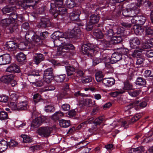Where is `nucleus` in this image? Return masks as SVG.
Listing matches in <instances>:
<instances>
[{"label":"nucleus","mask_w":153,"mask_h":153,"mask_svg":"<svg viewBox=\"0 0 153 153\" xmlns=\"http://www.w3.org/2000/svg\"><path fill=\"white\" fill-rule=\"evenodd\" d=\"M63 0H55L50 4V12L56 17L58 15H62L67 13V10L64 7H60L63 4Z\"/></svg>","instance_id":"39448f33"},{"label":"nucleus","mask_w":153,"mask_h":153,"mask_svg":"<svg viewBox=\"0 0 153 153\" xmlns=\"http://www.w3.org/2000/svg\"><path fill=\"white\" fill-rule=\"evenodd\" d=\"M52 70V68H49L44 71L43 79L47 83L50 82L53 78Z\"/></svg>","instance_id":"9b49d317"},{"label":"nucleus","mask_w":153,"mask_h":153,"mask_svg":"<svg viewBox=\"0 0 153 153\" xmlns=\"http://www.w3.org/2000/svg\"><path fill=\"white\" fill-rule=\"evenodd\" d=\"M68 76H70L73 74V73L75 71V68L78 67V64L77 62H75L74 67L70 66H65Z\"/></svg>","instance_id":"f3484780"},{"label":"nucleus","mask_w":153,"mask_h":153,"mask_svg":"<svg viewBox=\"0 0 153 153\" xmlns=\"http://www.w3.org/2000/svg\"><path fill=\"white\" fill-rule=\"evenodd\" d=\"M133 29L136 35H141L143 34L144 30L140 26L134 25L133 26Z\"/></svg>","instance_id":"cd10ccee"},{"label":"nucleus","mask_w":153,"mask_h":153,"mask_svg":"<svg viewBox=\"0 0 153 153\" xmlns=\"http://www.w3.org/2000/svg\"><path fill=\"white\" fill-rule=\"evenodd\" d=\"M42 148L43 146L41 145L39 143L31 146L30 149L31 150L34 151L36 150L42 149Z\"/></svg>","instance_id":"09e8293b"},{"label":"nucleus","mask_w":153,"mask_h":153,"mask_svg":"<svg viewBox=\"0 0 153 153\" xmlns=\"http://www.w3.org/2000/svg\"><path fill=\"white\" fill-rule=\"evenodd\" d=\"M18 145V143L15 140H10L8 143H7V145L10 148H13Z\"/></svg>","instance_id":"4d7b16f0"},{"label":"nucleus","mask_w":153,"mask_h":153,"mask_svg":"<svg viewBox=\"0 0 153 153\" xmlns=\"http://www.w3.org/2000/svg\"><path fill=\"white\" fill-rule=\"evenodd\" d=\"M34 4H31L29 0H21L18 1L16 4V7L17 8H20L22 7L24 9H26L28 7H32L33 8L34 7Z\"/></svg>","instance_id":"f8f14e48"},{"label":"nucleus","mask_w":153,"mask_h":153,"mask_svg":"<svg viewBox=\"0 0 153 153\" xmlns=\"http://www.w3.org/2000/svg\"><path fill=\"white\" fill-rule=\"evenodd\" d=\"M66 6L69 8L74 7L76 5L74 2L71 0H67L66 1Z\"/></svg>","instance_id":"603ef678"},{"label":"nucleus","mask_w":153,"mask_h":153,"mask_svg":"<svg viewBox=\"0 0 153 153\" xmlns=\"http://www.w3.org/2000/svg\"><path fill=\"white\" fill-rule=\"evenodd\" d=\"M14 76L13 74L6 75L1 77V81L4 83H8L14 79Z\"/></svg>","instance_id":"5701e85b"},{"label":"nucleus","mask_w":153,"mask_h":153,"mask_svg":"<svg viewBox=\"0 0 153 153\" xmlns=\"http://www.w3.org/2000/svg\"><path fill=\"white\" fill-rule=\"evenodd\" d=\"M14 125L16 128L20 129L25 125V123L20 121H17L14 123Z\"/></svg>","instance_id":"de8ad7c7"},{"label":"nucleus","mask_w":153,"mask_h":153,"mask_svg":"<svg viewBox=\"0 0 153 153\" xmlns=\"http://www.w3.org/2000/svg\"><path fill=\"white\" fill-rule=\"evenodd\" d=\"M123 40L121 36L118 35L113 36L111 39L109 41H105L102 42L98 46H94L92 44H88L83 45L82 46V52L84 54L88 56H92L96 54L100 49L105 50L107 47H109L111 45H114L121 42Z\"/></svg>","instance_id":"f257e3e1"},{"label":"nucleus","mask_w":153,"mask_h":153,"mask_svg":"<svg viewBox=\"0 0 153 153\" xmlns=\"http://www.w3.org/2000/svg\"><path fill=\"white\" fill-rule=\"evenodd\" d=\"M19 110H26L28 107V102L27 101L20 102L18 103Z\"/></svg>","instance_id":"f704fd0d"},{"label":"nucleus","mask_w":153,"mask_h":153,"mask_svg":"<svg viewBox=\"0 0 153 153\" xmlns=\"http://www.w3.org/2000/svg\"><path fill=\"white\" fill-rule=\"evenodd\" d=\"M8 115L7 113L4 111H0V120H4L8 119Z\"/></svg>","instance_id":"79ce46f5"},{"label":"nucleus","mask_w":153,"mask_h":153,"mask_svg":"<svg viewBox=\"0 0 153 153\" xmlns=\"http://www.w3.org/2000/svg\"><path fill=\"white\" fill-rule=\"evenodd\" d=\"M146 56L149 58L153 57V50H150L146 51Z\"/></svg>","instance_id":"774afa93"},{"label":"nucleus","mask_w":153,"mask_h":153,"mask_svg":"<svg viewBox=\"0 0 153 153\" xmlns=\"http://www.w3.org/2000/svg\"><path fill=\"white\" fill-rule=\"evenodd\" d=\"M129 94L132 97H137L139 94V91L138 90H135L132 91L128 92Z\"/></svg>","instance_id":"bf43d9fd"},{"label":"nucleus","mask_w":153,"mask_h":153,"mask_svg":"<svg viewBox=\"0 0 153 153\" xmlns=\"http://www.w3.org/2000/svg\"><path fill=\"white\" fill-rule=\"evenodd\" d=\"M17 18L16 15L13 12L10 14L8 18L2 20L1 22V24L5 26L7 29L9 30L10 32L12 33L16 30L18 26L17 24L15 22Z\"/></svg>","instance_id":"423d86ee"},{"label":"nucleus","mask_w":153,"mask_h":153,"mask_svg":"<svg viewBox=\"0 0 153 153\" xmlns=\"http://www.w3.org/2000/svg\"><path fill=\"white\" fill-rule=\"evenodd\" d=\"M25 38L28 42H31L34 45H38L41 44L42 43V40L40 37L32 31L27 32L25 35Z\"/></svg>","instance_id":"6e6552de"},{"label":"nucleus","mask_w":153,"mask_h":153,"mask_svg":"<svg viewBox=\"0 0 153 153\" xmlns=\"http://www.w3.org/2000/svg\"><path fill=\"white\" fill-rule=\"evenodd\" d=\"M67 42H64V40L57 38L53 41L54 46L58 47L57 48V55L64 56L65 54V53L74 49V46Z\"/></svg>","instance_id":"20e7f679"},{"label":"nucleus","mask_w":153,"mask_h":153,"mask_svg":"<svg viewBox=\"0 0 153 153\" xmlns=\"http://www.w3.org/2000/svg\"><path fill=\"white\" fill-rule=\"evenodd\" d=\"M126 123V122L125 121H122L121 120H117V121L114 122L112 124H110L109 126V128L110 129H112L121 124L122 126H124Z\"/></svg>","instance_id":"a878e982"},{"label":"nucleus","mask_w":153,"mask_h":153,"mask_svg":"<svg viewBox=\"0 0 153 153\" xmlns=\"http://www.w3.org/2000/svg\"><path fill=\"white\" fill-rule=\"evenodd\" d=\"M21 137L22 138L23 141L24 143H30L31 141V138L27 135H22Z\"/></svg>","instance_id":"8fccbe9b"},{"label":"nucleus","mask_w":153,"mask_h":153,"mask_svg":"<svg viewBox=\"0 0 153 153\" xmlns=\"http://www.w3.org/2000/svg\"><path fill=\"white\" fill-rule=\"evenodd\" d=\"M130 47L132 48H137V46L140 44V41L137 37L131 39L129 40Z\"/></svg>","instance_id":"b1692460"},{"label":"nucleus","mask_w":153,"mask_h":153,"mask_svg":"<svg viewBox=\"0 0 153 153\" xmlns=\"http://www.w3.org/2000/svg\"><path fill=\"white\" fill-rule=\"evenodd\" d=\"M63 116V114L60 111L55 112L51 116V118L53 120H56Z\"/></svg>","instance_id":"473e14b6"},{"label":"nucleus","mask_w":153,"mask_h":153,"mask_svg":"<svg viewBox=\"0 0 153 153\" xmlns=\"http://www.w3.org/2000/svg\"><path fill=\"white\" fill-rule=\"evenodd\" d=\"M33 98L35 104L39 102L42 99L38 93L34 95Z\"/></svg>","instance_id":"864d4df0"},{"label":"nucleus","mask_w":153,"mask_h":153,"mask_svg":"<svg viewBox=\"0 0 153 153\" xmlns=\"http://www.w3.org/2000/svg\"><path fill=\"white\" fill-rule=\"evenodd\" d=\"M147 100L145 101L144 100L140 102L139 101H137L135 102L136 105H135V109L137 111L139 110L140 108L145 107L147 105Z\"/></svg>","instance_id":"bb28decb"},{"label":"nucleus","mask_w":153,"mask_h":153,"mask_svg":"<svg viewBox=\"0 0 153 153\" xmlns=\"http://www.w3.org/2000/svg\"><path fill=\"white\" fill-rule=\"evenodd\" d=\"M100 19L99 15L96 14H92L90 17L89 22L86 25L85 28L88 31L92 30L93 25L98 22Z\"/></svg>","instance_id":"9d476101"},{"label":"nucleus","mask_w":153,"mask_h":153,"mask_svg":"<svg viewBox=\"0 0 153 153\" xmlns=\"http://www.w3.org/2000/svg\"><path fill=\"white\" fill-rule=\"evenodd\" d=\"M92 80V77L90 76H86L82 79V82L83 83H87L91 82Z\"/></svg>","instance_id":"5fc2aeb1"},{"label":"nucleus","mask_w":153,"mask_h":153,"mask_svg":"<svg viewBox=\"0 0 153 153\" xmlns=\"http://www.w3.org/2000/svg\"><path fill=\"white\" fill-rule=\"evenodd\" d=\"M27 46V45L26 43L21 42L18 45V46H17V47H18L19 49L22 50L25 49Z\"/></svg>","instance_id":"052dcab7"},{"label":"nucleus","mask_w":153,"mask_h":153,"mask_svg":"<svg viewBox=\"0 0 153 153\" xmlns=\"http://www.w3.org/2000/svg\"><path fill=\"white\" fill-rule=\"evenodd\" d=\"M137 85H144L146 84V81L145 79L141 77H138L136 81Z\"/></svg>","instance_id":"c03bdc74"},{"label":"nucleus","mask_w":153,"mask_h":153,"mask_svg":"<svg viewBox=\"0 0 153 153\" xmlns=\"http://www.w3.org/2000/svg\"><path fill=\"white\" fill-rule=\"evenodd\" d=\"M5 46L8 51L13 52V53H15L14 51L17 48V44L13 41H9L7 42Z\"/></svg>","instance_id":"dca6fc26"},{"label":"nucleus","mask_w":153,"mask_h":153,"mask_svg":"<svg viewBox=\"0 0 153 153\" xmlns=\"http://www.w3.org/2000/svg\"><path fill=\"white\" fill-rule=\"evenodd\" d=\"M122 58V55L118 52H117L113 53L110 59L109 60L110 61V62L111 64H113L119 61Z\"/></svg>","instance_id":"6ab92c4d"},{"label":"nucleus","mask_w":153,"mask_h":153,"mask_svg":"<svg viewBox=\"0 0 153 153\" xmlns=\"http://www.w3.org/2000/svg\"><path fill=\"white\" fill-rule=\"evenodd\" d=\"M11 60L10 56L9 54L5 53L0 56V65L9 64Z\"/></svg>","instance_id":"4468645a"},{"label":"nucleus","mask_w":153,"mask_h":153,"mask_svg":"<svg viewBox=\"0 0 153 153\" xmlns=\"http://www.w3.org/2000/svg\"><path fill=\"white\" fill-rule=\"evenodd\" d=\"M54 110V107L51 105H46L45 107V111L46 112H53Z\"/></svg>","instance_id":"3c124183"},{"label":"nucleus","mask_w":153,"mask_h":153,"mask_svg":"<svg viewBox=\"0 0 153 153\" xmlns=\"http://www.w3.org/2000/svg\"><path fill=\"white\" fill-rule=\"evenodd\" d=\"M14 6L8 5L3 8L2 9V11L3 13L5 14L11 12L12 10H14Z\"/></svg>","instance_id":"4c0bfd02"},{"label":"nucleus","mask_w":153,"mask_h":153,"mask_svg":"<svg viewBox=\"0 0 153 153\" xmlns=\"http://www.w3.org/2000/svg\"><path fill=\"white\" fill-rule=\"evenodd\" d=\"M124 91H121V89L120 91H115L112 93V96L114 97H115L119 94L124 93Z\"/></svg>","instance_id":"69168bd1"},{"label":"nucleus","mask_w":153,"mask_h":153,"mask_svg":"<svg viewBox=\"0 0 153 153\" xmlns=\"http://www.w3.org/2000/svg\"><path fill=\"white\" fill-rule=\"evenodd\" d=\"M102 56H100L99 58L97 57H95L93 59V65H95L103 61L104 62H107L106 59L107 58L105 56H104L102 58Z\"/></svg>","instance_id":"c85d7f7f"},{"label":"nucleus","mask_w":153,"mask_h":153,"mask_svg":"<svg viewBox=\"0 0 153 153\" xmlns=\"http://www.w3.org/2000/svg\"><path fill=\"white\" fill-rule=\"evenodd\" d=\"M8 100L7 96L4 95H0V102H7Z\"/></svg>","instance_id":"680f3d73"},{"label":"nucleus","mask_w":153,"mask_h":153,"mask_svg":"<svg viewBox=\"0 0 153 153\" xmlns=\"http://www.w3.org/2000/svg\"><path fill=\"white\" fill-rule=\"evenodd\" d=\"M118 52H119V53L120 54L122 55H125L126 57H125L126 59L125 61L126 62V61H129L130 59L129 57L127 55L128 52V49L124 48H119L117 49Z\"/></svg>","instance_id":"393cba45"},{"label":"nucleus","mask_w":153,"mask_h":153,"mask_svg":"<svg viewBox=\"0 0 153 153\" xmlns=\"http://www.w3.org/2000/svg\"><path fill=\"white\" fill-rule=\"evenodd\" d=\"M26 59V56L23 53L20 52L16 55V59L19 62H22L25 61Z\"/></svg>","instance_id":"c9c22d12"},{"label":"nucleus","mask_w":153,"mask_h":153,"mask_svg":"<svg viewBox=\"0 0 153 153\" xmlns=\"http://www.w3.org/2000/svg\"><path fill=\"white\" fill-rule=\"evenodd\" d=\"M60 126L63 128H67L70 125V122L69 120L61 119L59 120Z\"/></svg>","instance_id":"c756f323"},{"label":"nucleus","mask_w":153,"mask_h":153,"mask_svg":"<svg viewBox=\"0 0 153 153\" xmlns=\"http://www.w3.org/2000/svg\"><path fill=\"white\" fill-rule=\"evenodd\" d=\"M6 71L8 72L17 73L20 72L19 68L15 64H11L6 69Z\"/></svg>","instance_id":"aec40b11"},{"label":"nucleus","mask_w":153,"mask_h":153,"mask_svg":"<svg viewBox=\"0 0 153 153\" xmlns=\"http://www.w3.org/2000/svg\"><path fill=\"white\" fill-rule=\"evenodd\" d=\"M143 0H137V3L136 2L135 6L134 3L131 5V8H127L123 11V15L126 17H130L131 18V21L132 24L137 23V19L136 18L137 17V14L139 12V8L143 3Z\"/></svg>","instance_id":"f03ea898"},{"label":"nucleus","mask_w":153,"mask_h":153,"mask_svg":"<svg viewBox=\"0 0 153 153\" xmlns=\"http://www.w3.org/2000/svg\"><path fill=\"white\" fill-rule=\"evenodd\" d=\"M136 19H137L139 24L141 25L144 24L146 20V18L142 15L137 16V17H136Z\"/></svg>","instance_id":"ea45409f"},{"label":"nucleus","mask_w":153,"mask_h":153,"mask_svg":"<svg viewBox=\"0 0 153 153\" xmlns=\"http://www.w3.org/2000/svg\"><path fill=\"white\" fill-rule=\"evenodd\" d=\"M102 82L105 86L111 87L114 84L115 80L113 78H106L102 80Z\"/></svg>","instance_id":"412c9836"},{"label":"nucleus","mask_w":153,"mask_h":153,"mask_svg":"<svg viewBox=\"0 0 153 153\" xmlns=\"http://www.w3.org/2000/svg\"><path fill=\"white\" fill-rule=\"evenodd\" d=\"M111 27V26L110 24H108L103 28V31L105 33L106 37L110 39V40L111 39V38L114 36L113 30L110 29Z\"/></svg>","instance_id":"2eb2a0df"},{"label":"nucleus","mask_w":153,"mask_h":153,"mask_svg":"<svg viewBox=\"0 0 153 153\" xmlns=\"http://www.w3.org/2000/svg\"><path fill=\"white\" fill-rule=\"evenodd\" d=\"M133 89V87L131 83L128 82H125L124 83V87L121 91H124L125 93L126 91L131 90Z\"/></svg>","instance_id":"58836bf2"},{"label":"nucleus","mask_w":153,"mask_h":153,"mask_svg":"<svg viewBox=\"0 0 153 153\" xmlns=\"http://www.w3.org/2000/svg\"><path fill=\"white\" fill-rule=\"evenodd\" d=\"M66 75L65 74H61L56 76L54 79L57 82H62L65 79Z\"/></svg>","instance_id":"a18cd8bd"},{"label":"nucleus","mask_w":153,"mask_h":153,"mask_svg":"<svg viewBox=\"0 0 153 153\" xmlns=\"http://www.w3.org/2000/svg\"><path fill=\"white\" fill-rule=\"evenodd\" d=\"M144 75L146 77H153V72H152L150 71L147 70L145 71Z\"/></svg>","instance_id":"0e129e2a"},{"label":"nucleus","mask_w":153,"mask_h":153,"mask_svg":"<svg viewBox=\"0 0 153 153\" xmlns=\"http://www.w3.org/2000/svg\"><path fill=\"white\" fill-rule=\"evenodd\" d=\"M81 14V11L79 10H75L70 14V19L72 21H76L79 19V16Z\"/></svg>","instance_id":"a211bd4d"},{"label":"nucleus","mask_w":153,"mask_h":153,"mask_svg":"<svg viewBox=\"0 0 153 153\" xmlns=\"http://www.w3.org/2000/svg\"><path fill=\"white\" fill-rule=\"evenodd\" d=\"M104 76V74L101 71L97 72L95 74L96 79L98 82H100L102 80Z\"/></svg>","instance_id":"e433bc0d"},{"label":"nucleus","mask_w":153,"mask_h":153,"mask_svg":"<svg viewBox=\"0 0 153 153\" xmlns=\"http://www.w3.org/2000/svg\"><path fill=\"white\" fill-rule=\"evenodd\" d=\"M142 49H137L135 50L133 53L131 54V56L134 57H136L137 56H140L141 54V53L143 51Z\"/></svg>","instance_id":"49530a36"},{"label":"nucleus","mask_w":153,"mask_h":153,"mask_svg":"<svg viewBox=\"0 0 153 153\" xmlns=\"http://www.w3.org/2000/svg\"><path fill=\"white\" fill-rule=\"evenodd\" d=\"M7 142L4 140H2L0 142V152H3L7 148Z\"/></svg>","instance_id":"72a5a7b5"},{"label":"nucleus","mask_w":153,"mask_h":153,"mask_svg":"<svg viewBox=\"0 0 153 153\" xmlns=\"http://www.w3.org/2000/svg\"><path fill=\"white\" fill-rule=\"evenodd\" d=\"M45 119V117H39L36 118L32 121L31 127L33 128H38L44 121Z\"/></svg>","instance_id":"ddd939ff"},{"label":"nucleus","mask_w":153,"mask_h":153,"mask_svg":"<svg viewBox=\"0 0 153 153\" xmlns=\"http://www.w3.org/2000/svg\"><path fill=\"white\" fill-rule=\"evenodd\" d=\"M52 130L53 128L51 127L48 126L42 127L38 129L37 132L41 136L47 137L51 135Z\"/></svg>","instance_id":"1a4fd4ad"},{"label":"nucleus","mask_w":153,"mask_h":153,"mask_svg":"<svg viewBox=\"0 0 153 153\" xmlns=\"http://www.w3.org/2000/svg\"><path fill=\"white\" fill-rule=\"evenodd\" d=\"M81 33L80 28L75 27L70 31L69 34L67 33H63L58 31L55 32L52 35L53 36H55V38L62 39L64 40V42H68L69 41V38H78L81 35Z\"/></svg>","instance_id":"7ed1b4c3"},{"label":"nucleus","mask_w":153,"mask_h":153,"mask_svg":"<svg viewBox=\"0 0 153 153\" xmlns=\"http://www.w3.org/2000/svg\"><path fill=\"white\" fill-rule=\"evenodd\" d=\"M55 87L52 85L49 86L48 87H46L42 89V92H44L47 91L53 90L55 89Z\"/></svg>","instance_id":"e2e57ef3"},{"label":"nucleus","mask_w":153,"mask_h":153,"mask_svg":"<svg viewBox=\"0 0 153 153\" xmlns=\"http://www.w3.org/2000/svg\"><path fill=\"white\" fill-rule=\"evenodd\" d=\"M27 75V78L30 79V78H33L35 76H39V74L38 71L36 72V71L35 70L32 73H29Z\"/></svg>","instance_id":"6e6d98bb"},{"label":"nucleus","mask_w":153,"mask_h":153,"mask_svg":"<svg viewBox=\"0 0 153 153\" xmlns=\"http://www.w3.org/2000/svg\"><path fill=\"white\" fill-rule=\"evenodd\" d=\"M94 35L99 39L102 38L103 36L102 32L99 30H96L94 32Z\"/></svg>","instance_id":"37998d69"},{"label":"nucleus","mask_w":153,"mask_h":153,"mask_svg":"<svg viewBox=\"0 0 153 153\" xmlns=\"http://www.w3.org/2000/svg\"><path fill=\"white\" fill-rule=\"evenodd\" d=\"M8 105L9 107L12 110H19L18 104L17 105L15 102H10Z\"/></svg>","instance_id":"a19ab883"},{"label":"nucleus","mask_w":153,"mask_h":153,"mask_svg":"<svg viewBox=\"0 0 153 153\" xmlns=\"http://www.w3.org/2000/svg\"><path fill=\"white\" fill-rule=\"evenodd\" d=\"M62 108L64 111H68L70 109V106L68 104H65L62 105Z\"/></svg>","instance_id":"338daca9"},{"label":"nucleus","mask_w":153,"mask_h":153,"mask_svg":"<svg viewBox=\"0 0 153 153\" xmlns=\"http://www.w3.org/2000/svg\"><path fill=\"white\" fill-rule=\"evenodd\" d=\"M135 105H136V103L135 102H133V103H130L128 105L126 106L125 108V109L126 111V112H127L128 111V110L131 108H134L135 109Z\"/></svg>","instance_id":"13d9d810"},{"label":"nucleus","mask_w":153,"mask_h":153,"mask_svg":"<svg viewBox=\"0 0 153 153\" xmlns=\"http://www.w3.org/2000/svg\"><path fill=\"white\" fill-rule=\"evenodd\" d=\"M144 149V148L142 146L133 148L129 150L128 153H142Z\"/></svg>","instance_id":"2f4dec72"},{"label":"nucleus","mask_w":153,"mask_h":153,"mask_svg":"<svg viewBox=\"0 0 153 153\" xmlns=\"http://www.w3.org/2000/svg\"><path fill=\"white\" fill-rule=\"evenodd\" d=\"M94 118L91 117L87 120L81 123L79 126L80 127H85L87 126L88 124L91 123H92L94 124V126L92 127V129L93 131H98L100 129L98 127L100 124L105 120V117L102 116L98 118H96L93 121Z\"/></svg>","instance_id":"0eeeda50"},{"label":"nucleus","mask_w":153,"mask_h":153,"mask_svg":"<svg viewBox=\"0 0 153 153\" xmlns=\"http://www.w3.org/2000/svg\"><path fill=\"white\" fill-rule=\"evenodd\" d=\"M44 59V55L40 53H36L34 54L33 60L35 63L38 65L40 62L43 61Z\"/></svg>","instance_id":"4be33fe9"},{"label":"nucleus","mask_w":153,"mask_h":153,"mask_svg":"<svg viewBox=\"0 0 153 153\" xmlns=\"http://www.w3.org/2000/svg\"><path fill=\"white\" fill-rule=\"evenodd\" d=\"M80 103L82 105L90 106L92 105V100L90 99H83L80 100Z\"/></svg>","instance_id":"7c9ffc66"}]
</instances>
